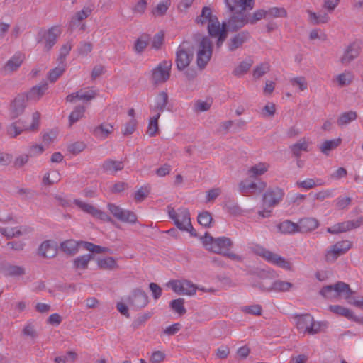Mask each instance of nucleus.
<instances>
[{"instance_id": "1", "label": "nucleus", "mask_w": 363, "mask_h": 363, "mask_svg": "<svg viewBox=\"0 0 363 363\" xmlns=\"http://www.w3.org/2000/svg\"><path fill=\"white\" fill-rule=\"evenodd\" d=\"M228 10L232 13L229 18V30L236 32L249 23V11L254 8L255 0H225Z\"/></svg>"}, {"instance_id": "2", "label": "nucleus", "mask_w": 363, "mask_h": 363, "mask_svg": "<svg viewBox=\"0 0 363 363\" xmlns=\"http://www.w3.org/2000/svg\"><path fill=\"white\" fill-rule=\"evenodd\" d=\"M201 240L207 250L214 253L222 255L234 261H242V256L230 252L233 242L229 238L220 237L215 238L208 233H206Z\"/></svg>"}, {"instance_id": "3", "label": "nucleus", "mask_w": 363, "mask_h": 363, "mask_svg": "<svg viewBox=\"0 0 363 363\" xmlns=\"http://www.w3.org/2000/svg\"><path fill=\"white\" fill-rule=\"evenodd\" d=\"M193 40L197 45L196 63L203 69L210 61L213 53V43L209 36L200 33L193 35Z\"/></svg>"}, {"instance_id": "4", "label": "nucleus", "mask_w": 363, "mask_h": 363, "mask_svg": "<svg viewBox=\"0 0 363 363\" xmlns=\"http://www.w3.org/2000/svg\"><path fill=\"white\" fill-rule=\"evenodd\" d=\"M40 113L38 111L33 113V122L30 126L27 125L26 123L20 119L6 128V134L11 138H16L24 131H35L38 129L40 125Z\"/></svg>"}, {"instance_id": "5", "label": "nucleus", "mask_w": 363, "mask_h": 363, "mask_svg": "<svg viewBox=\"0 0 363 363\" xmlns=\"http://www.w3.org/2000/svg\"><path fill=\"white\" fill-rule=\"evenodd\" d=\"M194 45L188 40L183 41L176 52L175 63L179 71L188 67L194 57Z\"/></svg>"}, {"instance_id": "6", "label": "nucleus", "mask_w": 363, "mask_h": 363, "mask_svg": "<svg viewBox=\"0 0 363 363\" xmlns=\"http://www.w3.org/2000/svg\"><path fill=\"white\" fill-rule=\"evenodd\" d=\"M354 291L350 289V285L338 281L335 285H328L323 286L320 291V294L327 299H334L340 296H343L345 298H348L350 295H352Z\"/></svg>"}, {"instance_id": "7", "label": "nucleus", "mask_w": 363, "mask_h": 363, "mask_svg": "<svg viewBox=\"0 0 363 363\" xmlns=\"http://www.w3.org/2000/svg\"><path fill=\"white\" fill-rule=\"evenodd\" d=\"M61 34V29L58 26H54L45 30L40 29L37 35V43L44 44V51L49 52L56 44Z\"/></svg>"}, {"instance_id": "8", "label": "nucleus", "mask_w": 363, "mask_h": 363, "mask_svg": "<svg viewBox=\"0 0 363 363\" xmlns=\"http://www.w3.org/2000/svg\"><path fill=\"white\" fill-rule=\"evenodd\" d=\"M172 62L171 60H163L155 67L151 73L150 79L155 85L162 84L170 78Z\"/></svg>"}, {"instance_id": "9", "label": "nucleus", "mask_w": 363, "mask_h": 363, "mask_svg": "<svg viewBox=\"0 0 363 363\" xmlns=\"http://www.w3.org/2000/svg\"><path fill=\"white\" fill-rule=\"evenodd\" d=\"M296 320L297 328L300 332L313 335L320 330V323L315 322L310 314L297 315Z\"/></svg>"}, {"instance_id": "10", "label": "nucleus", "mask_w": 363, "mask_h": 363, "mask_svg": "<svg viewBox=\"0 0 363 363\" xmlns=\"http://www.w3.org/2000/svg\"><path fill=\"white\" fill-rule=\"evenodd\" d=\"M362 42L360 40H355L348 44L345 48L343 54L340 57V62L343 65H348L356 60L360 55Z\"/></svg>"}, {"instance_id": "11", "label": "nucleus", "mask_w": 363, "mask_h": 363, "mask_svg": "<svg viewBox=\"0 0 363 363\" xmlns=\"http://www.w3.org/2000/svg\"><path fill=\"white\" fill-rule=\"evenodd\" d=\"M352 247V243L347 240L337 242L326 251L325 259L327 262H334L341 255H344Z\"/></svg>"}, {"instance_id": "12", "label": "nucleus", "mask_w": 363, "mask_h": 363, "mask_svg": "<svg viewBox=\"0 0 363 363\" xmlns=\"http://www.w3.org/2000/svg\"><path fill=\"white\" fill-rule=\"evenodd\" d=\"M169 286L175 293L182 295L193 296L196 294L198 287L189 280H172L168 283Z\"/></svg>"}, {"instance_id": "13", "label": "nucleus", "mask_w": 363, "mask_h": 363, "mask_svg": "<svg viewBox=\"0 0 363 363\" xmlns=\"http://www.w3.org/2000/svg\"><path fill=\"white\" fill-rule=\"evenodd\" d=\"M107 207L113 216L118 220L130 224H134L137 222L138 218L133 211L123 209L113 203H108Z\"/></svg>"}, {"instance_id": "14", "label": "nucleus", "mask_w": 363, "mask_h": 363, "mask_svg": "<svg viewBox=\"0 0 363 363\" xmlns=\"http://www.w3.org/2000/svg\"><path fill=\"white\" fill-rule=\"evenodd\" d=\"M256 253L270 263L284 269L290 268V263L287 262L284 257L264 247H257Z\"/></svg>"}, {"instance_id": "15", "label": "nucleus", "mask_w": 363, "mask_h": 363, "mask_svg": "<svg viewBox=\"0 0 363 363\" xmlns=\"http://www.w3.org/2000/svg\"><path fill=\"white\" fill-rule=\"evenodd\" d=\"M128 303L135 309H141L149 303L147 294L140 289H133L127 298Z\"/></svg>"}, {"instance_id": "16", "label": "nucleus", "mask_w": 363, "mask_h": 363, "mask_svg": "<svg viewBox=\"0 0 363 363\" xmlns=\"http://www.w3.org/2000/svg\"><path fill=\"white\" fill-rule=\"evenodd\" d=\"M284 193L279 187L269 188L262 196V201L264 206L274 207L283 199Z\"/></svg>"}, {"instance_id": "17", "label": "nucleus", "mask_w": 363, "mask_h": 363, "mask_svg": "<svg viewBox=\"0 0 363 363\" xmlns=\"http://www.w3.org/2000/svg\"><path fill=\"white\" fill-rule=\"evenodd\" d=\"M267 187V183L263 181L252 182L249 180L241 181L238 184V190L243 195L251 193H261Z\"/></svg>"}, {"instance_id": "18", "label": "nucleus", "mask_w": 363, "mask_h": 363, "mask_svg": "<svg viewBox=\"0 0 363 363\" xmlns=\"http://www.w3.org/2000/svg\"><path fill=\"white\" fill-rule=\"evenodd\" d=\"M25 93L18 94L12 101L10 106V116L11 119H15L21 116L25 110L27 104Z\"/></svg>"}, {"instance_id": "19", "label": "nucleus", "mask_w": 363, "mask_h": 363, "mask_svg": "<svg viewBox=\"0 0 363 363\" xmlns=\"http://www.w3.org/2000/svg\"><path fill=\"white\" fill-rule=\"evenodd\" d=\"M74 203L83 211L91 215L92 216L97 218L104 221H109L111 220V217L108 216L105 212L96 208L93 205L81 201L79 199H74Z\"/></svg>"}, {"instance_id": "20", "label": "nucleus", "mask_w": 363, "mask_h": 363, "mask_svg": "<svg viewBox=\"0 0 363 363\" xmlns=\"http://www.w3.org/2000/svg\"><path fill=\"white\" fill-rule=\"evenodd\" d=\"M74 203L83 211L91 215L92 216L97 218L104 221H109L111 220V217L108 216L105 212L96 208L93 205L81 201L79 199H74Z\"/></svg>"}, {"instance_id": "21", "label": "nucleus", "mask_w": 363, "mask_h": 363, "mask_svg": "<svg viewBox=\"0 0 363 363\" xmlns=\"http://www.w3.org/2000/svg\"><path fill=\"white\" fill-rule=\"evenodd\" d=\"M250 38V34L247 30L240 31L227 42L228 50L230 52H234L237 49L242 48L244 43H247Z\"/></svg>"}, {"instance_id": "22", "label": "nucleus", "mask_w": 363, "mask_h": 363, "mask_svg": "<svg viewBox=\"0 0 363 363\" xmlns=\"http://www.w3.org/2000/svg\"><path fill=\"white\" fill-rule=\"evenodd\" d=\"M37 254L46 259L55 257L57 254V243L50 240L43 241L38 247Z\"/></svg>"}, {"instance_id": "23", "label": "nucleus", "mask_w": 363, "mask_h": 363, "mask_svg": "<svg viewBox=\"0 0 363 363\" xmlns=\"http://www.w3.org/2000/svg\"><path fill=\"white\" fill-rule=\"evenodd\" d=\"M25 60V55L18 52L11 57L1 69V72L4 75L16 71L22 65Z\"/></svg>"}, {"instance_id": "24", "label": "nucleus", "mask_w": 363, "mask_h": 363, "mask_svg": "<svg viewBox=\"0 0 363 363\" xmlns=\"http://www.w3.org/2000/svg\"><path fill=\"white\" fill-rule=\"evenodd\" d=\"M184 211H186L189 214V218H190V213L187 208H181L176 211L173 208L168 207V214L171 219H172L174 222L175 225L179 230H186V225H188V220L182 217L181 213H183Z\"/></svg>"}, {"instance_id": "25", "label": "nucleus", "mask_w": 363, "mask_h": 363, "mask_svg": "<svg viewBox=\"0 0 363 363\" xmlns=\"http://www.w3.org/2000/svg\"><path fill=\"white\" fill-rule=\"evenodd\" d=\"M319 226V222L314 218H303L298 222V233H306L315 230Z\"/></svg>"}, {"instance_id": "26", "label": "nucleus", "mask_w": 363, "mask_h": 363, "mask_svg": "<svg viewBox=\"0 0 363 363\" xmlns=\"http://www.w3.org/2000/svg\"><path fill=\"white\" fill-rule=\"evenodd\" d=\"M48 84L45 82H41L40 84L33 86L28 92L25 93L27 101L39 100L43 96L45 91L48 89Z\"/></svg>"}, {"instance_id": "27", "label": "nucleus", "mask_w": 363, "mask_h": 363, "mask_svg": "<svg viewBox=\"0 0 363 363\" xmlns=\"http://www.w3.org/2000/svg\"><path fill=\"white\" fill-rule=\"evenodd\" d=\"M124 168V164L122 161H117L113 160H106L101 164V169L104 172L110 174H114L118 171H121Z\"/></svg>"}, {"instance_id": "28", "label": "nucleus", "mask_w": 363, "mask_h": 363, "mask_svg": "<svg viewBox=\"0 0 363 363\" xmlns=\"http://www.w3.org/2000/svg\"><path fill=\"white\" fill-rule=\"evenodd\" d=\"M217 16L213 14L212 9L209 6H203L201 14L195 18V23L200 26L209 24Z\"/></svg>"}, {"instance_id": "29", "label": "nucleus", "mask_w": 363, "mask_h": 363, "mask_svg": "<svg viewBox=\"0 0 363 363\" xmlns=\"http://www.w3.org/2000/svg\"><path fill=\"white\" fill-rule=\"evenodd\" d=\"M269 164L267 162H259L252 166L247 170V175L250 178H256L265 174L269 169Z\"/></svg>"}, {"instance_id": "30", "label": "nucleus", "mask_w": 363, "mask_h": 363, "mask_svg": "<svg viewBox=\"0 0 363 363\" xmlns=\"http://www.w3.org/2000/svg\"><path fill=\"white\" fill-rule=\"evenodd\" d=\"M169 96L167 92L161 91L158 94L155 99V104L152 108V111L160 113L163 112L168 104Z\"/></svg>"}, {"instance_id": "31", "label": "nucleus", "mask_w": 363, "mask_h": 363, "mask_svg": "<svg viewBox=\"0 0 363 363\" xmlns=\"http://www.w3.org/2000/svg\"><path fill=\"white\" fill-rule=\"evenodd\" d=\"M277 228L283 234H294L298 233V223L286 220L277 225Z\"/></svg>"}, {"instance_id": "32", "label": "nucleus", "mask_w": 363, "mask_h": 363, "mask_svg": "<svg viewBox=\"0 0 363 363\" xmlns=\"http://www.w3.org/2000/svg\"><path fill=\"white\" fill-rule=\"evenodd\" d=\"M2 272L6 277H20L26 274L23 267L12 264L4 265Z\"/></svg>"}, {"instance_id": "33", "label": "nucleus", "mask_w": 363, "mask_h": 363, "mask_svg": "<svg viewBox=\"0 0 363 363\" xmlns=\"http://www.w3.org/2000/svg\"><path fill=\"white\" fill-rule=\"evenodd\" d=\"M80 245L81 241L77 242L74 240H67L61 243L60 248L66 254L74 255L78 252V248Z\"/></svg>"}, {"instance_id": "34", "label": "nucleus", "mask_w": 363, "mask_h": 363, "mask_svg": "<svg viewBox=\"0 0 363 363\" xmlns=\"http://www.w3.org/2000/svg\"><path fill=\"white\" fill-rule=\"evenodd\" d=\"M290 150L294 156H295L296 158H299L301 155L302 151H308V143L306 141L305 138H302L299 140L296 143L291 145Z\"/></svg>"}, {"instance_id": "35", "label": "nucleus", "mask_w": 363, "mask_h": 363, "mask_svg": "<svg viewBox=\"0 0 363 363\" xmlns=\"http://www.w3.org/2000/svg\"><path fill=\"white\" fill-rule=\"evenodd\" d=\"M113 131V126L109 123H102L96 127L94 130V134L96 137L102 139L106 138Z\"/></svg>"}, {"instance_id": "36", "label": "nucleus", "mask_w": 363, "mask_h": 363, "mask_svg": "<svg viewBox=\"0 0 363 363\" xmlns=\"http://www.w3.org/2000/svg\"><path fill=\"white\" fill-rule=\"evenodd\" d=\"M94 258L92 254H86L75 258L73 261V265L76 269H86L90 260Z\"/></svg>"}, {"instance_id": "37", "label": "nucleus", "mask_w": 363, "mask_h": 363, "mask_svg": "<svg viewBox=\"0 0 363 363\" xmlns=\"http://www.w3.org/2000/svg\"><path fill=\"white\" fill-rule=\"evenodd\" d=\"M97 264L100 269L106 270H113L118 267L116 259L112 257L98 259Z\"/></svg>"}, {"instance_id": "38", "label": "nucleus", "mask_w": 363, "mask_h": 363, "mask_svg": "<svg viewBox=\"0 0 363 363\" xmlns=\"http://www.w3.org/2000/svg\"><path fill=\"white\" fill-rule=\"evenodd\" d=\"M341 141L340 138L325 140L320 145V150L323 154L328 155L330 151L337 148L340 145Z\"/></svg>"}, {"instance_id": "39", "label": "nucleus", "mask_w": 363, "mask_h": 363, "mask_svg": "<svg viewBox=\"0 0 363 363\" xmlns=\"http://www.w3.org/2000/svg\"><path fill=\"white\" fill-rule=\"evenodd\" d=\"M93 9V5L84 6L81 11L76 13L75 16L72 19V23L74 25L76 21L80 22L86 19L91 15Z\"/></svg>"}, {"instance_id": "40", "label": "nucleus", "mask_w": 363, "mask_h": 363, "mask_svg": "<svg viewBox=\"0 0 363 363\" xmlns=\"http://www.w3.org/2000/svg\"><path fill=\"white\" fill-rule=\"evenodd\" d=\"M171 4L170 0H164L160 2L155 9L152 11V14L154 16H163L166 14Z\"/></svg>"}, {"instance_id": "41", "label": "nucleus", "mask_w": 363, "mask_h": 363, "mask_svg": "<svg viewBox=\"0 0 363 363\" xmlns=\"http://www.w3.org/2000/svg\"><path fill=\"white\" fill-rule=\"evenodd\" d=\"M252 64L253 61L251 59L242 61L234 69L233 74L235 76H242L247 72Z\"/></svg>"}, {"instance_id": "42", "label": "nucleus", "mask_w": 363, "mask_h": 363, "mask_svg": "<svg viewBox=\"0 0 363 363\" xmlns=\"http://www.w3.org/2000/svg\"><path fill=\"white\" fill-rule=\"evenodd\" d=\"M308 13L309 15V20L313 25L325 23L329 21V17L327 13L318 14L311 11H308Z\"/></svg>"}, {"instance_id": "43", "label": "nucleus", "mask_w": 363, "mask_h": 363, "mask_svg": "<svg viewBox=\"0 0 363 363\" xmlns=\"http://www.w3.org/2000/svg\"><path fill=\"white\" fill-rule=\"evenodd\" d=\"M293 287V284L282 280H277L271 283L272 291H289Z\"/></svg>"}, {"instance_id": "44", "label": "nucleus", "mask_w": 363, "mask_h": 363, "mask_svg": "<svg viewBox=\"0 0 363 363\" xmlns=\"http://www.w3.org/2000/svg\"><path fill=\"white\" fill-rule=\"evenodd\" d=\"M221 29L222 28H220V23L218 18H214V20L211 21V22L207 25L208 36H209L210 38L211 37H216Z\"/></svg>"}, {"instance_id": "45", "label": "nucleus", "mask_w": 363, "mask_h": 363, "mask_svg": "<svg viewBox=\"0 0 363 363\" xmlns=\"http://www.w3.org/2000/svg\"><path fill=\"white\" fill-rule=\"evenodd\" d=\"M184 300L182 298L172 300L170 303V308L180 315H183L186 313V310L184 306Z\"/></svg>"}, {"instance_id": "46", "label": "nucleus", "mask_w": 363, "mask_h": 363, "mask_svg": "<svg viewBox=\"0 0 363 363\" xmlns=\"http://www.w3.org/2000/svg\"><path fill=\"white\" fill-rule=\"evenodd\" d=\"M357 117V113L354 111H348L342 113L337 119V124L340 126H342L348 124L351 121L355 120Z\"/></svg>"}, {"instance_id": "47", "label": "nucleus", "mask_w": 363, "mask_h": 363, "mask_svg": "<svg viewBox=\"0 0 363 363\" xmlns=\"http://www.w3.org/2000/svg\"><path fill=\"white\" fill-rule=\"evenodd\" d=\"M270 65L267 62L261 63L256 66L253 70L252 76L255 79L261 78L266 73L269 72Z\"/></svg>"}, {"instance_id": "48", "label": "nucleus", "mask_w": 363, "mask_h": 363, "mask_svg": "<svg viewBox=\"0 0 363 363\" xmlns=\"http://www.w3.org/2000/svg\"><path fill=\"white\" fill-rule=\"evenodd\" d=\"M329 308L330 311L335 314L340 315L347 318H352L353 317L352 311L345 307L338 305H334L330 306Z\"/></svg>"}, {"instance_id": "49", "label": "nucleus", "mask_w": 363, "mask_h": 363, "mask_svg": "<svg viewBox=\"0 0 363 363\" xmlns=\"http://www.w3.org/2000/svg\"><path fill=\"white\" fill-rule=\"evenodd\" d=\"M65 71V64H60V65L51 69L48 75V78L50 82H55Z\"/></svg>"}, {"instance_id": "50", "label": "nucleus", "mask_w": 363, "mask_h": 363, "mask_svg": "<svg viewBox=\"0 0 363 363\" xmlns=\"http://www.w3.org/2000/svg\"><path fill=\"white\" fill-rule=\"evenodd\" d=\"M160 117V113H157L155 116L150 118L148 127H147V134L149 136L152 137L155 136L158 130V120Z\"/></svg>"}, {"instance_id": "51", "label": "nucleus", "mask_w": 363, "mask_h": 363, "mask_svg": "<svg viewBox=\"0 0 363 363\" xmlns=\"http://www.w3.org/2000/svg\"><path fill=\"white\" fill-rule=\"evenodd\" d=\"M85 108L83 106H76L69 116L70 125L77 122L84 116Z\"/></svg>"}, {"instance_id": "52", "label": "nucleus", "mask_w": 363, "mask_h": 363, "mask_svg": "<svg viewBox=\"0 0 363 363\" xmlns=\"http://www.w3.org/2000/svg\"><path fill=\"white\" fill-rule=\"evenodd\" d=\"M150 193V186L149 185L143 186L135 191L134 199L136 202H141L148 196Z\"/></svg>"}, {"instance_id": "53", "label": "nucleus", "mask_w": 363, "mask_h": 363, "mask_svg": "<svg viewBox=\"0 0 363 363\" xmlns=\"http://www.w3.org/2000/svg\"><path fill=\"white\" fill-rule=\"evenodd\" d=\"M150 37L147 35H143L138 38L135 43L134 49L138 53H141L147 47Z\"/></svg>"}, {"instance_id": "54", "label": "nucleus", "mask_w": 363, "mask_h": 363, "mask_svg": "<svg viewBox=\"0 0 363 363\" xmlns=\"http://www.w3.org/2000/svg\"><path fill=\"white\" fill-rule=\"evenodd\" d=\"M212 220L211 214L208 211H203L198 216L199 223L205 228H209Z\"/></svg>"}, {"instance_id": "55", "label": "nucleus", "mask_w": 363, "mask_h": 363, "mask_svg": "<svg viewBox=\"0 0 363 363\" xmlns=\"http://www.w3.org/2000/svg\"><path fill=\"white\" fill-rule=\"evenodd\" d=\"M86 147V145L84 142L77 141L68 145V151L73 154L77 155L82 152Z\"/></svg>"}, {"instance_id": "56", "label": "nucleus", "mask_w": 363, "mask_h": 363, "mask_svg": "<svg viewBox=\"0 0 363 363\" xmlns=\"http://www.w3.org/2000/svg\"><path fill=\"white\" fill-rule=\"evenodd\" d=\"M267 13L264 9H259L255 11L252 14L249 13V23L255 24L258 21L264 18Z\"/></svg>"}, {"instance_id": "57", "label": "nucleus", "mask_w": 363, "mask_h": 363, "mask_svg": "<svg viewBox=\"0 0 363 363\" xmlns=\"http://www.w3.org/2000/svg\"><path fill=\"white\" fill-rule=\"evenodd\" d=\"M267 13L274 18H286L287 11L284 7H272L269 9Z\"/></svg>"}, {"instance_id": "58", "label": "nucleus", "mask_w": 363, "mask_h": 363, "mask_svg": "<svg viewBox=\"0 0 363 363\" xmlns=\"http://www.w3.org/2000/svg\"><path fill=\"white\" fill-rule=\"evenodd\" d=\"M92 49L93 45L90 42H81L79 47L78 48V54L81 56H86L91 52Z\"/></svg>"}, {"instance_id": "59", "label": "nucleus", "mask_w": 363, "mask_h": 363, "mask_svg": "<svg viewBox=\"0 0 363 363\" xmlns=\"http://www.w3.org/2000/svg\"><path fill=\"white\" fill-rule=\"evenodd\" d=\"M71 49L72 44L70 43H67L61 47L58 57L60 64H65L66 56L69 53Z\"/></svg>"}, {"instance_id": "60", "label": "nucleus", "mask_w": 363, "mask_h": 363, "mask_svg": "<svg viewBox=\"0 0 363 363\" xmlns=\"http://www.w3.org/2000/svg\"><path fill=\"white\" fill-rule=\"evenodd\" d=\"M276 113V106L274 103H267L262 110L264 117H273Z\"/></svg>"}, {"instance_id": "61", "label": "nucleus", "mask_w": 363, "mask_h": 363, "mask_svg": "<svg viewBox=\"0 0 363 363\" xmlns=\"http://www.w3.org/2000/svg\"><path fill=\"white\" fill-rule=\"evenodd\" d=\"M290 82L292 86H298L301 91L307 89V82L303 77L293 78Z\"/></svg>"}, {"instance_id": "62", "label": "nucleus", "mask_w": 363, "mask_h": 363, "mask_svg": "<svg viewBox=\"0 0 363 363\" xmlns=\"http://www.w3.org/2000/svg\"><path fill=\"white\" fill-rule=\"evenodd\" d=\"M152 316V313L147 312L143 313L141 315H139L136 319H135L132 323V325L134 328H138L140 325H143L150 317Z\"/></svg>"}, {"instance_id": "63", "label": "nucleus", "mask_w": 363, "mask_h": 363, "mask_svg": "<svg viewBox=\"0 0 363 363\" xmlns=\"http://www.w3.org/2000/svg\"><path fill=\"white\" fill-rule=\"evenodd\" d=\"M321 184H316L313 179H306L301 182H297L296 186L299 188H303L306 189H311L315 187L317 185H320Z\"/></svg>"}, {"instance_id": "64", "label": "nucleus", "mask_w": 363, "mask_h": 363, "mask_svg": "<svg viewBox=\"0 0 363 363\" xmlns=\"http://www.w3.org/2000/svg\"><path fill=\"white\" fill-rule=\"evenodd\" d=\"M147 1L146 0H139L133 8L134 13L143 14L146 10Z\"/></svg>"}]
</instances>
